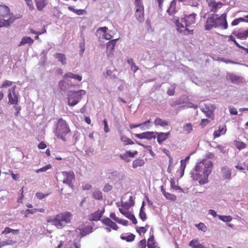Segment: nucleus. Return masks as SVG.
<instances>
[{
    "mask_svg": "<svg viewBox=\"0 0 248 248\" xmlns=\"http://www.w3.org/2000/svg\"><path fill=\"white\" fill-rule=\"evenodd\" d=\"M213 163L207 159H203L198 162L195 167L190 172L191 177L194 180H198L200 185H204L208 182V176L213 169Z\"/></svg>",
    "mask_w": 248,
    "mask_h": 248,
    "instance_id": "nucleus-1",
    "label": "nucleus"
},
{
    "mask_svg": "<svg viewBox=\"0 0 248 248\" xmlns=\"http://www.w3.org/2000/svg\"><path fill=\"white\" fill-rule=\"evenodd\" d=\"M72 214L68 211L61 212L56 215L54 217H48L47 222L55 226L58 229H62L71 223Z\"/></svg>",
    "mask_w": 248,
    "mask_h": 248,
    "instance_id": "nucleus-2",
    "label": "nucleus"
},
{
    "mask_svg": "<svg viewBox=\"0 0 248 248\" xmlns=\"http://www.w3.org/2000/svg\"><path fill=\"white\" fill-rule=\"evenodd\" d=\"M70 132L67 123L62 119H60L57 124L55 131L56 136L63 141L66 140V135Z\"/></svg>",
    "mask_w": 248,
    "mask_h": 248,
    "instance_id": "nucleus-3",
    "label": "nucleus"
},
{
    "mask_svg": "<svg viewBox=\"0 0 248 248\" xmlns=\"http://www.w3.org/2000/svg\"><path fill=\"white\" fill-rule=\"evenodd\" d=\"M86 92L83 90L77 91H70L68 93V103L70 106L77 105L81 99L82 96L84 95Z\"/></svg>",
    "mask_w": 248,
    "mask_h": 248,
    "instance_id": "nucleus-4",
    "label": "nucleus"
},
{
    "mask_svg": "<svg viewBox=\"0 0 248 248\" xmlns=\"http://www.w3.org/2000/svg\"><path fill=\"white\" fill-rule=\"evenodd\" d=\"M217 18H218V15L217 14H212L211 16L208 17L204 25L205 30L210 31L213 28H217L218 25L216 22Z\"/></svg>",
    "mask_w": 248,
    "mask_h": 248,
    "instance_id": "nucleus-5",
    "label": "nucleus"
},
{
    "mask_svg": "<svg viewBox=\"0 0 248 248\" xmlns=\"http://www.w3.org/2000/svg\"><path fill=\"white\" fill-rule=\"evenodd\" d=\"M62 175L63 176L62 183L68 185L69 186H71L72 182L75 179V174L74 172L72 171H62Z\"/></svg>",
    "mask_w": 248,
    "mask_h": 248,
    "instance_id": "nucleus-6",
    "label": "nucleus"
},
{
    "mask_svg": "<svg viewBox=\"0 0 248 248\" xmlns=\"http://www.w3.org/2000/svg\"><path fill=\"white\" fill-rule=\"evenodd\" d=\"M226 78L234 84H239L244 81L243 77L231 73H227Z\"/></svg>",
    "mask_w": 248,
    "mask_h": 248,
    "instance_id": "nucleus-7",
    "label": "nucleus"
},
{
    "mask_svg": "<svg viewBox=\"0 0 248 248\" xmlns=\"http://www.w3.org/2000/svg\"><path fill=\"white\" fill-rule=\"evenodd\" d=\"M196 14L192 13L189 15H185V17L181 18V21L185 23L186 27L190 26L195 23Z\"/></svg>",
    "mask_w": 248,
    "mask_h": 248,
    "instance_id": "nucleus-8",
    "label": "nucleus"
},
{
    "mask_svg": "<svg viewBox=\"0 0 248 248\" xmlns=\"http://www.w3.org/2000/svg\"><path fill=\"white\" fill-rule=\"evenodd\" d=\"M226 14H223L220 16H218V18L216 20L218 27H221L223 29H226L228 28V23L226 20Z\"/></svg>",
    "mask_w": 248,
    "mask_h": 248,
    "instance_id": "nucleus-9",
    "label": "nucleus"
},
{
    "mask_svg": "<svg viewBox=\"0 0 248 248\" xmlns=\"http://www.w3.org/2000/svg\"><path fill=\"white\" fill-rule=\"evenodd\" d=\"M15 88L14 87L12 89H9L8 97V103L10 104L16 105L18 103V98L15 92Z\"/></svg>",
    "mask_w": 248,
    "mask_h": 248,
    "instance_id": "nucleus-10",
    "label": "nucleus"
},
{
    "mask_svg": "<svg viewBox=\"0 0 248 248\" xmlns=\"http://www.w3.org/2000/svg\"><path fill=\"white\" fill-rule=\"evenodd\" d=\"M154 132H145L141 134H135L134 135L136 137L140 139H147L151 140L152 139H155L156 136L155 135Z\"/></svg>",
    "mask_w": 248,
    "mask_h": 248,
    "instance_id": "nucleus-11",
    "label": "nucleus"
},
{
    "mask_svg": "<svg viewBox=\"0 0 248 248\" xmlns=\"http://www.w3.org/2000/svg\"><path fill=\"white\" fill-rule=\"evenodd\" d=\"M13 17L10 15V9L6 5H0V17L8 19Z\"/></svg>",
    "mask_w": 248,
    "mask_h": 248,
    "instance_id": "nucleus-12",
    "label": "nucleus"
},
{
    "mask_svg": "<svg viewBox=\"0 0 248 248\" xmlns=\"http://www.w3.org/2000/svg\"><path fill=\"white\" fill-rule=\"evenodd\" d=\"M118 40V39H113L107 43L106 52L108 56L112 54L113 50Z\"/></svg>",
    "mask_w": 248,
    "mask_h": 248,
    "instance_id": "nucleus-13",
    "label": "nucleus"
},
{
    "mask_svg": "<svg viewBox=\"0 0 248 248\" xmlns=\"http://www.w3.org/2000/svg\"><path fill=\"white\" fill-rule=\"evenodd\" d=\"M222 177L224 179H231L232 175V169L228 166H223L221 168Z\"/></svg>",
    "mask_w": 248,
    "mask_h": 248,
    "instance_id": "nucleus-14",
    "label": "nucleus"
},
{
    "mask_svg": "<svg viewBox=\"0 0 248 248\" xmlns=\"http://www.w3.org/2000/svg\"><path fill=\"white\" fill-rule=\"evenodd\" d=\"M16 19L14 17H10L8 19L0 17V26L1 25V27H9Z\"/></svg>",
    "mask_w": 248,
    "mask_h": 248,
    "instance_id": "nucleus-15",
    "label": "nucleus"
},
{
    "mask_svg": "<svg viewBox=\"0 0 248 248\" xmlns=\"http://www.w3.org/2000/svg\"><path fill=\"white\" fill-rule=\"evenodd\" d=\"M155 135H157V141L159 144H161L163 141L165 140L170 135V132L162 133V132H155Z\"/></svg>",
    "mask_w": 248,
    "mask_h": 248,
    "instance_id": "nucleus-16",
    "label": "nucleus"
},
{
    "mask_svg": "<svg viewBox=\"0 0 248 248\" xmlns=\"http://www.w3.org/2000/svg\"><path fill=\"white\" fill-rule=\"evenodd\" d=\"M93 228L92 226H87L86 227L79 229V233L81 237L86 236L93 232Z\"/></svg>",
    "mask_w": 248,
    "mask_h": 248,
    "instance_id": "nucleus-17",
    "label": "nucleus"
},
{
    "mask_svg": "<svg viewBox=\"0 0 248 248\" xmlns=\"http://www.w3.org/2000/svg\"><path fill=\"white\" fill-rule=\"evenodd\" d=\"M36 3L37 9L41 11L46 6L48 3V0H34Z\"/></svg>",
    "mask_w": 248,
    "mask_h": 248,
    "instance_id": "nucleus-18",
    "label": "nucleus"
},
{
    "mask_svg": "<svg viewBox=\"0 0 248 248\" xmlns=\"http://www.w3.org/2000/svg\"><path fill=\"white\" fill-rule=\"evenodd\" d=\"M54 57L58 60V61L60 62L62 65H65L66 64V58L64 54L56 53L54 55Z\"/></svg>",
    "mask_w": 248,
    "mask_h": 248,
    "instance_id": "nucleus-19",
    "label": "nucleus"
},
{
    "mask_svg": "<svg viewBox=\"0 0 248 248\" xmlns=\"http://www.w3.org/2000/svg\"><path fill=\"white\" fill-rule=\"evenodd\" d=\"M232 34L238 38L245 39L248 37V29L241 32L234 31Z\"/></svg>",
    "mask_w": 248,
    "mask_h": 248,
    "instance_id": "nucleus-20",
    "label": "nucleus"
},
{
    "mask_svg": "<svg viewBox=\"0 0 248 248\" xmlns=\"http://www.w3.org/2000/svg\"><path fill=\"white\" fill-rule=\"evenodd\" d=\"M64 78H73V79H76L79 81H80L82 80V77L81 76H80L79 75L74 74L71 72H69V73L65 74L64 75Z\"/></svg>",
    "mask_w": 248,
    "mask_h": 248,
    "instance_id": "nucleus-21",
    "label": "nucleus"
},
{
    "mask_svg": "<svg viewBox=\"0 0 248 248\" xmlns=\"http://www.w3.org/2000/svg\"><path fill=\"white\" fill-rule=\"evenodd\" d=\"M176 3L175 0H173L170 2V7L167 11V12L170 15H171L176 12Z\"/></svg>",
    "mask_w": 248,
    "mask_h": 248,
    "instance_id": "nucleus-22",
    "label": "nucleus"
},
{
    "mask_svg": "<svg viewBox=\"0 0 248 248\" xmlns=\"http://www.w3.org/2000/svg\"><path fill=\"white\" fill-rule=\"evenodd\" d=\"M135 16L140 22H142L144 21V10H136Z\"/></svg>",
    "mask_w": 248,
    "mask_h": 248,
    "instance_id": "nucleus-23",
    "label": "nucleus"
},
{
    "mask_svg": "<svg viewBox=\"0 0 248 248\" xmlns=\"http://www.w3.org/2000/svg\"><path fill=\"white\" fill-rule=\"evenodd\" d=\"M103 213L101 211H97L94 212L90 216V219L93 221H97L100 219L102 216Z\"/></svg>",
    "mask_w": 248,
    "mask_h": 248,
    "instance_id": "nucleus-24",
    "label": "nucleus"
},
{
    "mask_svg": "<svg viewBox=\"0 0 248 248\" xmlns=\"http://www.w3.org/2000/svg\"><path fill=\"white\" fill-rule=\"evenodd\" d=\"M33 40L30 37L25 36L23 37L21 39V41L18 45V46H21L26 44L31 45L33 44Z\"/></svg>",
    "mask_w": 248,
    "mask_h": 248,
    "instance_id": "nucleus-25",
    "label": "nucleus"
},
{
    "mask_svg": "<svg viewBox=\"0 0 248 248\" xmlns=\"http://www.w3.org/2000/svg\"><path fill=\"white\" fill-rule=\"evenodd\" d=\"M226 131V126L219 127L217 130L215 131L214 133V138L219 137L221 134H224Z\"/></svg>",
    "mask_w": 248,
    "mask_h": 248,
    "instance_id": "nucleus-26",
    "label": "nucleus"
},
{
    "mask_svg": "<svg viewBox=\"0 0 248 248\" xmlns=\"http://www.w3.org/2000/svg\"><path fill=\"white\" fill-rule=\"evenodd\" d=\"M209 6L210 7V10L212 12H216L218 8V5L221 6V2H216L215 1H212L208 3Z\"/></svg>",
    "mask_w": 248,
    "mask_h": 248,
    "instance_id": "nucleus-27",
    "label": "nucleus"
},
{
    "mask_svg": "<svg viewBox=\"0 0 248 248\" xmlns=\"http://www.w3.org/2000/svg\"><path fill=\"white\" fill-rule=\"evenodd\" d=\"M156 126L159 125L162 126H165L168 125L167 122L163 120L161 118H156L154 122Z\"/></svg>",
    "mask_w": 248,
    "mask_h": 248,
    "instance_id": "nucleus-28",
    "label": "nucleus"
},
{
    "mask_svg": "<svg viewBox=\"0 0 248 248\" xmlns=\"http://www.w3.org/2000/svg\"><path fill=\"white\" fill-rule=\"evenodd\" d=\"M121 238L123 240H125L128 242H131L134 240L135 235L133 233H130L128 236H125L121 235L120 236Z\"/></svg>",
    "mask_w": 248,
    "mask_h": 248,
    "instance_id": "nucleus-29",
    "label": "nucleus"
},
{
    "mask_svg": "<svg viewBox=\"0 0 248 248\" xmlns=\"http://www.w3.org/2000/svg\"><path fill=\"white\" fill-rule=\"evenodd\" d=\"M144 164V161L142 159H137L133 162L132 167L136 168L139 166H142Z\"/></svg>",
    "mask_w": 248,
    "mask_h": 248,
    "instance_id": "nucleus-30",
    "label": "nucleus"
},
{
    "mask_svg": "<svg viewBox=\"0 0 248 248\" xmlns=\"http://www.w3.org/2000/svg\"><path fill=\"white\" fill-rule=\"evenodd\" d=\"M170 186L172 189L174 190H179L181 192H183V189L179 186L175 185V182L173 178H170Z\"/></svg>",
    "mask_w": 248,
    "mask_h": 248,
    "instance_id": "nucleus-31",
    "label": "nucleus"
},
{
    "mask_svg": "<svg viewBox=\"0 0 248 248\" xmlns=\"http://www.w3.org/2000/svg\"><path fill=\"white\" fill-rule=\"evenodd\" d=\"M93 197L96 200H102V192L99 190L96 189L93 193Z\"/></svg>",
    "mask_w": 248,
    "mask_h": 248,
    "instance_id": "nucleus-32",
    "label": "nucleus"
},
{
    "mask_svg": "<svg viewBox=\"0 0 248 248\" xmlns=\"http://www.w3.org/2000/svg\"><path fill=\"white\" fill-rule=\"evenodd\" d=\"M121 140L123 142L125 145H131L134 144V142L132 140L124 136H121Z\"/></svg>",
    "mask_w": 248,
    "mask_h": 248,
    "instance_id": "nucleus-33",
    "label": "nucleus"
},
{
    "mask_svg": "<svg viewBox=\"0 0 248 248\" xmlns=\"http://www.w3.org/2000/svg\"><path fill=\"white\" fill-rule=\"evenodd\" d=\"M135 4L136 10L139 11L140 10H144V6L142 4L141 0H135Z\"/></svg>",
    "mask_w": 248,
    "mask_h": 248,
    "instance_id": "nucleus-34",
    "label": "nucleus"
},
{
    "mask_svg": "<svg viewBox=\"0 0 248 248\" xmlns=\"http://www.w3.org/2000/svg\"><path fill=\"white\" fill-rule=\"evenodd\" d=\"M180 1L184 2L187 1L189 4L194 7H197L199 5L200 0H179Z\"/></svg>",
    "mask_w": 248,
    "mask_h": 248,
    "instance_id": "nucleus-35",
    "label": "nucleus"
},
{
    "mask_svg": "<svg viewBox=\"0 0 248 248\" xmlns=\"http://www.w3.org/2000/svg\"><path fill=\"white\" fill-rule=\"evenodd\" d=\"M155 245L154 236L153 235L150 236L148 240L147 246L148 248H154Z\"/></svg>",
    "mask_w": 248,
    "mask_h": 248,
    "instance_id": "nucleus-36",
    "label": "nucleus"
},
{
    "mask_svg": "<svg viewBox=\"0 0 248 248\" xmlns=\"http://www.w3.org/2000/svg\"><path fill=\"white\" fill-rule=\"evenodd\" d=\"M218 217L220 220H221L222 221H223L224 222H228L231 221L232 220V217L230 216H227L219 215V216H218Z\"/></svg>",
    "mask_w": 248,
    "mask_h": 248,
    "instance_id": "nucleus-37",
    "label": "nucleus"
},
{
    "mask_svg": "<svg viewBox=\"0 0 248 248\" xmlns=\"http://www.w3.org/2000/svg\"><path fill=\"white\" fill-rule=\"evenodd\" d=\"M184 130L189 134L192 130V125L191 123H188L184 125Z\"/></svg>",
    "mask_w": 248,
    "mask_h": 248,
    "instance_id": "nucleus-38",
    "label": "nucleus"
},
{
    "mask_svg": "<svg viewBox=\"0 0 248 248\" xmlns=\"http://www.w3.org/2000/svg\"><path fill=\"white\" fill-rule=\"evenodd\" d=\"M179 33H182L185 35H187L189 34H193V30H189L186 27L185 29L180 30Z\"/></svg>",
    "mask_w": 248,
    "mask_h": 248,
    "instance_id": "nucleus-39",
    "label": "nucleus"
},
{
    "mask_svg": "<svg viewBox=\"0 0 248 248\" xmlns=\"http://www.w3.org/2000/svg\"><path fill=\"white\" fill-rule=\"evenodd\" d=\"M164 196L167 200H170L171 201H175L176 200V196L175 195L168 192L165 194Z\"/></svg>",
    "mask_w": 248,
    "mask_h": 248,
    "instance_id": "nucleus-40",
    "label": "nucleus"
},
{
    "mask_svg": "<svg viewBox=\"0 0 248 248\" xmlns=\"http://www.w3.org/2000/svg\"><path fill=\"white\" fill-rule=\"evenodd\" d=\"M176 84H172L170 87L169 88L167 93L169 95H173L175 93V89L176 88Z\"/></svg>",
    "mask_w": 248,
    "mask_h": 248,
    "instance_id": "nucleus-41",
    "label": "nucleus"
},
{
    "mask_svg": "<svg viewBox=\"0 0 248 248\" xmlns=\"http://www.w3.org/2000/svg\"><path fill=\"white\" fill-rule=\"evenodd\" d=\"M175 25L177 27V31H178V32H179V31L180 30H182V29L181 28H184V25H183V24H182V23L180 22L179 19H177L175 21Z\"/></svg>",
    "mask_w": 248,
    "mask_h": 248,
    "instance_id": "nucleus-42",
    "label": "nucleus"
},
{
    "mask_svg": "<svg viewBox=\"0 0 248 248\" xmlns=\"http://www.w3.org/2000/svg\"><path fill=\"white\" fill-rule=\"evenodd\" d=\"M51 168V165L50 164H48L42 168H40L37 170H36L37 173H40L41 172H45L47 170L50 169Z\"/></svg>",
    "mask_w": 248,
    "mask_h": 248,
    "instance_id": "nucleus-43",
    "label": "nucleus"
},
{
    "mask_svg": "<svg viewBox=\"0 0 248 248\" xmlns=\"http://www.w3.org/2000/svg\"><path fill=\"white\" fill-rule=\"evenodd\" d=\"M245 20V18H242V17H239L238 18H236V19H235L234 20H233L232 21L231 24L232 26H236V25H238L240 23V22H241V21L244 22Z\"/></svg>",
    "mask_w": 248,
    "mask_h": 248,
    "instance_id": "nucleus-44",
    "label": "nucleus"
},
{
    "mask_svg": "<svg viewBox=\"0 0 248 248\" xmlns=\"http://www.w3.org/2000/svg\"><path fill=\"white\" fill-rule=\"evenodd\" d=\"M196 226L199 230L203 232H205L207 230L206 226L203 223H200L199 224L196 225Z\"/></svg>",
    "mask_w": 248,
    "mask_h": 248,
    "instance_id": "nucleus-45",
    "label": "nucleus"
},
{
    "mask_svg": "<svg viewBox=\"0 0 248 248\" xmlns=\"http://www.w3.org/2000/svg\"><path fill=\"white\" fill-rule=\"evenodd\" d=\"M80 37L82 38V41L80 42L79 44V47L80 49L83 50V49H85V38L83 32L81 33Z\"/></svg>",
    "mask_w": 248,
    "mask_h": 248,
    "instance_id": "nucleus-46",
    "label": "nucleus"
},
{
    "mask_svg": "<svg viewBox=\"0 0 248 248\" xmlns=\"http://www.w3.org/2000/svg\"><path fill=\"white\" fill-rule=\"evenodd\" d=\"M150 123V120H148V121L144 122L142 124H131L130 125V128L132 129V128H136V127H139L141 125H142V124H145V125H146L147 124Z\"/></svg>",
    "mask_w": 248,
    "mask_h": 248,
    "instance_id": "nucleus-47",
    "label": "nucleus"
},
{
    "mask_svg": "<svg viewBox=\"0 0 248 248\" xmlns=\"http://www.w3.org/2000/svg\"><path fill=\"white\" fill-rule=\"evenodd\" d=\"M37 211V209L36 208H34V209H27L25 210V217H28V215L29 214H34Z\"/></svg>",
    "mask_w": 248,
    "mask_h": 248,
    "instance_id": "nucleus-48",
    "label": "nucleus"
},
{
    "mask_svg": "<svg viewBox=\"0 0 248 248\" xmlns=\"http://www.w3.org/2000/svg\"><path fill=\"white\" fill-rule=\"evenodd\" d=\"M120 157H121V159H123L126 162H128L130 161L129 157L126 153L123 154H120Z\"/></svg>",
    "mask_w": 248,
    "mask_h": 248,
    "instance_id": "nucleus-49",
    "label": "nucleus"
},
{
    "mask_svg": "<svg viewBox=\"0 0 248 248\" xmlns=\"http://www.w3.org/2000/svg\"><path fill=\"white\" fill-rule=\"evenodd\" d=\"M229 41H232V42H233L234 43V44H235V45L240 48H244V47H243V46H240L237 42L235 40V39H234V38L232 36V35H230L229 36Z\"/></svg>",
    "mask_w": 248,
    "mask_h": 248,
    "instance_id": "nucleus-50",
    "label": "nucleus"
},
{
    "mask_svg": "<svg viewBox=\"0 0 248 248\" xmlns=\"http://www.w3.org/2000/svg\"><path fill=\"white\" fill-rule=\"evenodd\" d=\"M136 231L140 235L141 232L145 233L146 232V230L144 227H136Z\"/></svg>",
    "mask_w": 248,
    "mask_h": 248,
    "instance_id": "nucleus-51",
    "label": "nucleus"
},
{
    "mask_svg": "<svg viewBox=\"0 0 248 248\" xmlns=\"http://www.w3.org/2000/svg\"><path fill=\"white\" fill-rule=\"evenodd\" d=\"M36 196L39 199H43L45 197L48 196L49 194H44L43 193L41 192H37L36 193Z\"/></svg>",
    "mask_w": 248,
    "mask_h": 248,
    "instance_id": "nucleus-52",
    "label": "nucleus"
},
{
    "mask_svg": "<svg viewBox=\"0 0 248 248\" xmlns=\"http://www.w3.org/2000/svg\"><path fill=\"white\" fill-rule=\"evenodd\" d=\"M139 216H140V218L143 221H144L146 220L147 219V216H146V214L144 212H140V214H139Z\"/></svg>",
    "mask_w": 248,
    "mask_h": 248,
    "instance_id": "nucleus-53",
    "label": "nucleus"
},
{
    "mask_svg": "<svg viewBox=\"0 0 248 248\" xmlns=\"http://www.w3.org/2000/svg\"><path fill=\"white\" fill-rule=\"evenodd\" d=\"M103 123L104 124V131L106 133H108L109 131L107 121L106 119H104Z\"/></svg>",
    "mask_w": 248,
    "mask_h": 248,
    "instance_id": "nucleus-54",
    "label": "nucleus"
},
{
    "mask_svg": "<svg viewBox=\"0 0 248 248\" xmlns=\"http://www.w3.org/2000/svg\"><path fill=\"white\" fill-rule=\"evenodd\" d=\"M112 186L109 184H107L105 185L103 188V191L105 192H108L112 189Z\"/></svg>",
    "mask_w": 248,
    "mask_h": 248,
    "instance_id": "nucleus-55",
    "label": "nucleus"
},
{
    "mask_svg": "<svg viewBox=\"0 0 248 248\" xmlns=\"http://www.w3.org/2000/svg\"><path fill=\"white\" fill-rule=\"evenodd\" d=\"M219 61H221L226 63H233V64H236L237 63L236 62H234L232 60H229V59H226L223 58H220L219 59Z\"/></svg>",
    "mask_w": 248,
    "mask_h": 248,
    "instance_id": "nucleus-56",
    "label": "nucleus"
},
{
    "mask_svg": "<svg viewBox=\"0 0 248 248\" xmlns=\"http://www.w3.org/2000/svg\"><path fill=\"white\" fill-rule=\"evenodd\" d=\"M27 5L29 6L30 10H33L34 9V6L33 4L32 1L31 0H25Z\"/></svg>",
    "mask_w": 248,
    "mask_h": 248,
    "instance_id": "nucleus-57",
    "label": "nucleus"
},
{
    "mask_svg": "<svg viewBox=\"0 0 248 248\" xmlns=\"http://www.w3.org/2000/svg\"><path fill=\"white\" fill-rule=\"evenodd\" d=\"M11 172V175L13 178V179L16 181H18L20 178V175L19 174H15L12 171L9 170Z\"/></svg>",
    "mask_w": 248,
    "mask_h": 248,
    "instance_id": "nucleus-58",
    "label": "nucleus"
},
{
    "mask_svg": "<svg viewBox=\"0 0 248 248\" xmlns=\"http://www.w3.org/2000/svg\"><path fill=\"white\" fill-rule=\"evenodd\" d=\"M12 82L9 80H5L3 84L1 85L0 88L7 87L12 85Z\"/></svg>",
    "mask_w": 248,
    "mask_h": 248,
    "instance_id": "nucleus-59",
    "label": "nucleus"
},
{
    "mask_svg": "<svg viewBox=\"0 0 248 248\" xmlns=\"http://www.w3.org/2000/svg\"><path fill=\"white\" fill-rule=\"evenodd\" d=\"M186 167V160H181V166H180V170L183 171V174L184 173V170L185 168Z\"/></svg>",
    "mask_w": 248,
    "mask_h": 248,
    "instance_id": "nucleus-60",
    "label": "nucleus"
},
{
    "mask_svg": "<svg viewBox=\"0 0 248 248\" xmlns=\"http://www.w3.org/2000/svg\"><path fill=\"white\" fill-rule=\"evenodd\" d=\"M102 221L105 225L108 226L111 224L112 220H110L108 217H107L102 220Z\"/></svg>",
    "mask_w": 248,
    "mask_h": 248,
    "instance_id": "nucleus-61",
    "label": "nucleus"
},
{
    "mask_svg": "<svg viewBox=\"0 0 248 248\" xmlns=\"http://www.w3.org/2000/svg\"><path fill=\"white\" fill-rule=\"evenodd\" d=\"M236 146L238 149L240 150L245 148L246 147V144L242 142H238L236 144Z\"/></svg>",
    "mask_w": 248,
    "mask_h": 248,
    "instance_id": "nucleus-62",
    "label": "nucleus"
},
{
    "mask_svg": "<svg viewBox=\"0 0 248 248\" xmlns=\"http://www.w3.org/2000/svg\"><path fill=\"white\" fill-rule=\"evenodd\" d=\"M121 206L125 209H128L131 206L128 202H122Z\"/></svg>",
    "mask_w": 248,
    "mask_h": 248,
    "instance_id": "nucleus-63",
    "label": "nucleus"
},
{
    "mask_svg": "<svg viewBox=\"0 0 248 248\" xmlns=\"http://www.w3.org/2000/svg\"><path fill=\"white\" fill-rule=\"evenodd\" d=\"M124 216L130 220H132L135 216L131 212H127L126 213L124 214Z\"/></svg>",
    "mask_w": 248,
    "mask_h": 248,
    "instance_id": "nucleus-64",
    "label": "nucleus"
}]
</instances>
